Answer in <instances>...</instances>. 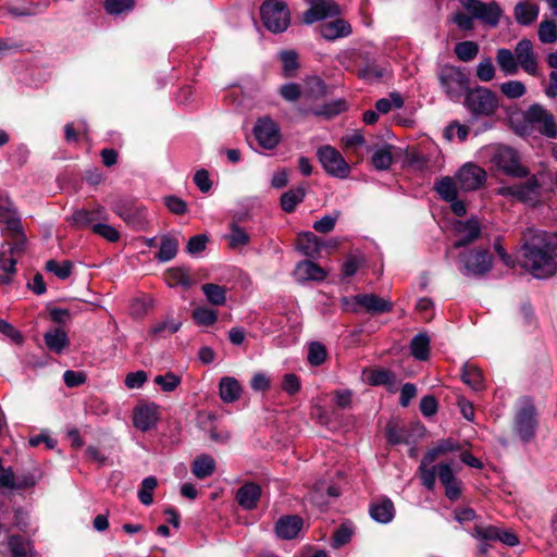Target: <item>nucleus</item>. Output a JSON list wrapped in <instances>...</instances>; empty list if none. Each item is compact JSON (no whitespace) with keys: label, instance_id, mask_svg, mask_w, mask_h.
<instances>
[{"label":"nucleus","instance_id":"412c9836","mask_svg":"<svg viewBox=\"0 0 557 557\" xmlns=\"http://www.w3.org/2000/svg\"><path fill=\"white\" fill-rule=\"evenodd\" d=\"M540 14L539 4L531 0H522L516 3L513 8V17L521 26H530L533 24Z\"/></svg>","mask_w":557,"mask_h":557},{"label":"nucleus","instance_id":"bb28decb","mask_svg":"<svg viewBox=\"0 0 557 557\" xmlns=\"http://www.w3.org/2000/svg\"><path fill=\"white\" fill-rule=\"evenodd\" d=\"M295 275L299 281H323L326 272L317 263L305 260L297 264Z\"/></svg>","mask_w":557,"mask_h":557},{"label":"nucleus","instance_id":"8fccbe9b","mask_svg":"<svg viewBox=\"0 0 557 557\" xmlns=\"http://www.w3.org/2000/svg\"><path fill=\"white\" fill-rule=\"evenodd\" d=\"M367 381L374 386L393 385L395 383V374L385 369H375L367 374Z\"/></svg>","mask_w":557,"mask_h":557},{"label":"nucleus","instance_id":"f03ea898","mask_svg":"<svg viewBox=\"0 0 557 557\" xmlns=\"http://www.w3.org/2000/svg\"><path fill=\"white\" fill-rule=\"evenodd\" d=\"M496 62L506 75H516L519 69H522L529 75L535 76L537 74V57L532 41L527 38L519 40L513 51L506 48L498 49Z\"/></svg>","mask_w":557,"mask_h":557},{"label":"nucleus","instance_id":"de8ad7c7","mask_svg":"<svg viewBox=\"0 0 557 557\" xmlns=\"http://www.w3.org/2000/svg\"><path fill=\"white\" fill-rule=\"evenodd\" d=\"M454 51L460 61L470 62L478 55L479 46L474 41H461L456 44Z\"/></svg>","mask_w":557,"mask_h":557},{"label":"nucleus","instance_id":"ea45409f","mask_svg":"<svg viewBox=\"0 0 557 557\" xmlns=\"http://www.w3.org/2000/svg\"><path fill=\"white\" fill-rule=\"evenodd\" d=\"M201 290L203 292L208 302L213 306H223L226 302V287L224 286L206 283L201 286Z\"/></svg>","mask_w":557,"mask_h":557},{"label":"nucleus","instance_id":"c03bdc74","mask_svg":"<svg viewBox=\"0 0 557 557\" xmlns=\"http://www.w3.org/2000/svg\"><path fill=\"white\" fill-rule=\"evenodd\" d=\"M304 198L305 189L302 187L290 189L281 196V207L285 212L290 213Z\"/></svg>","mask_w":557,"mask_h":557},{"label":"nucleus","instance_id":"f704fd0d","mask_svg":"<svg viewBox=\"0 0 557 557\" xmlns=\"http://www.w3.org/2000/svg\"><path fill=\"white\" fill-rule=\"evenodd\" d=\"M326 95V86L324 82L317 77H309L305 83V88L302 89V99L305 101H314L323 98Z\"/></svg>","mask_w":557,"mask_h":557},{"label":"nucleus","instance_id":"9d476101","mask_svg":"<svg viewBox=\"0 0 557 557\" xmlns=\"http://www.w3.org/2000/svg\"><path fill=\"white\" fill-rule=\"evenodd\" d=\"M542 185L539 180L532 175L523 183L512 186H502L497 194L504 197H511L530 206H535L541 198Z\"/></svg>","mask_w":557,"mask_h":557},{"label":"nucleus","instance_id":"9b49d317","mask_svg":"<svg viewBox=\"0 0 557 557\" xmlns=\"http://www.w3.org/2000/svg\"><path fill=\"white\" fill-rule=\"evenodd\" d=\"M317 157L324 171L334 177L346 178L350 173V165L334 147L322 146L317 151Z\"/></svg>","mask_w":557,"mask_h":557},{"label":"nucleus","instance_id":"4c0bfd02","mask_svg":"<svg viewBox=\"0 0 557 557\" xmlns=\"http://www.w3.org/2000/svg\"><path fill=\"white\" fill-rule=\"evenodd\" d=\"M457 449L459 446L451 438L441 440L426 451L423 457L424 463H433L440 456Z\"/></svg>","mask_w":557,"mask_h":557},{"label":"nucleus","instance_id":"f3484780","mask_svg":"<svg viewBox=\"0 0 557 557\" xmlns=\"http://www.w3.org/2000/svg\"><path fill=\"white\" fill-rule=\"evenodd\" d=\"M536 420L534 406L525 401L516 416V431L523 442H529L535 433Z\"/></svg>","mask_w":557,"mask_h":557},{"label":"nucleus","instance_id":"603ef678","mask_svg":"<svg viewBox=\"0 0 557 557\" xmlns=\"http://www.w3.org/2000/svg\"><path fill=\"white\" fill-rule=\"evenodd\" d=\"M284 76L290 77L299 67L298 53L294 50H284L280 53Z\"/></svg>","mask_w":557,"mask_h":557},{"label":"nucleus","instance_id":"1a4fd4ad","mask_svg":"<svg viewBox=\"0 0 557 557\" xmlns=\"http://www.w3.org/2000/svg\"><path fill=\"white\" fill-rule=\"evenodd\" d=\"M523 121L531 128L539 131L548 138L557 137L554 115L541 104H532L523 113Z\"/></svg>","mask_w":557,"mask_h":557},{"label":"nucleus","instance_id":"7ed1b4c3","mask_svg":"<svg viewBox=\"0 0 557 557\" xmlns=\"http://www.w3.org/2000/svg\"><path fill=\"white\" fill-rule=\"evenodd\" d=\"M0 224L12 240L9 247L10 252L20 256L25 248L26 235L20 214L9 200H0Z\"/></svg>","mask_w":557,"mask_h":557},{"label":"nucleus","instance_id":"20e7f679","mask_svg":"<svg viewBox=\"0 0 557 557\" xmlns=\"http://www.w3.org/2000/svg\"><path fill=\"white\" fill-rule=\"evenodd\" d=\"M262 23L272 33H283L290 23L287 4L282 0H265L260 7Z\"/></svg>","mask_w":557,"mask_h":557},{"label":"nucleus","instance_id":"2eb2a0df","mask_svg":"<svg viewBox=\"0 0 557 557\" xmlns=\"http://www.w3.org/2000/svg\"><path fill=\"white\" fill-rule=\"evenodd\" d=\"M339 14V5L334 0H313L310 8L304 12L302 22L310 25Z\"/></svg>","mask_w":557,"mask_h":557},{"label":"nucleus","instance_id":"cd10ccee","mask_svg":"<svg viewBox=\"0 0 557 557\" xmlns=\"http://www.w3.org/2000/svg\"><path fill=\"white\" fill-rule=\"evenodd\" d=\"M386 438L393 445L408 444L411 438L410 429L397 420H391L386 425Z\"/></svg>","mask_w":557,"mask_h":557},{"label":"nucleus","instance_id":"7c9ffc66","mask_svg":"<svg viewBox=\"0 0 557 557\" xmlns=\"http://www.w3.org/2000/svg\"><path fill=\"white\" fill-rule=\"evenodd\" d=\"M395 513L394 504L391 499L384 498L370 506V516L380 523H388Z\"/></svg>","mask_w":557,"mask_h":557},{"label":"nucleus","instance_id":"e433bc0d","mask_svg":"<svg viewBox=\"0 0 557 557\" xmlns=\"http://www.w3.org/2000/svg\"><path fill=\"white\" fill-rule=\"evenodd\" d=\"M461 380L473 391H481L484 388L483 374L481 370L472 363L463 364L461 369Z\"/></svg>","mask_w":557,"mask_h":557},{"label":"nucleus","instance_id":"338daca9","mask_svg":"<svg viewBox=\"0 0 557 557\" xmlns=\"http://www.w3.org/2000/svg\"><path fill=\"white\" fill-rule=\"evenodd\" d=\"M12 555L27 556L30 552V544L20 535H12L8 541Z\"/></svg>","mask_w":557,"mask_h":557},{"label":"nucleus","instance_id":"3c124183","mask_svg":"<svg viewBox=\"0 0 557 557\" xmlns=\"http://www.w3.org/2000/svg\"><path fill=\"white\" fill-rule=\"evenodd\" d=\"M157 485L158 481L154 476H147L143 480L138 491V498L143 505L149 506L153 503V491Z\"/></svg>","mask_w":557,"mask_h":557},{"label":"nucleus","instance_id":"423d86ee","mask_svg":"<svg viewBox=\"0 0 557 557\" xmlns=\"http://www.w3.org/2000/svg\"><path fill=\"white\" fill-rule=\"evenodd\" d=\"M465 107L474 116H491L498 108V99L495 92L486 87L468 89L465 97Z\"/></svg>","mask_w":557,"mask_h":557},{"label":"nucleus","instance_id":"72a5a7b5","mask_svg":"<svg viewBox=\"0 0 557 557\" xmlns=\"http://www.w3.org/2000/svg\"><path fill=\"white\" fill-rule=\"evenodd\" d=\"M345 110V102L344 101H334L330 103H324L321 107L317 108H300L299 111L302 115H315V116H325V117H332L334 115L339 114L342 111Z\"/></svg>","mask_w":557,"mask_h":557},{"label":"nucleus","instance_id":"6ab92c4d","mask_svg":"<svg viewBox=\"0 0 557 557\" xmlns=\"http://www.w3.org/2000/svg\"><path fill=\"white\" fill-rule=\"evenodd\" d=\"M158 419V406L154 404L140 405L134 408V426L143 432L153 429Z\"/></svg>","mask_w":557,"mask_h":557},{"label":"nucleus","instance_id":"0eeeda50","mask_svg":"<svg viewBox=\"0 0 557 557\" xmlns=\"http://www.w3.org/2000/svg\"><path fill=\"white\" fill-rule=\"evenodd\" d=\"M111 209L134 231H146L149 226L146 208L131 199L120 198L112 203Z\"/></svg>","mask_w":557,"mask_h":557},{"label":"nucleus","instance_id":"f257e3e1","mask_svg":"<svg viewBox=\"0 0 557 557\" xmlns=\"http://www.w3.org/2000/svg\"><path fill=\"white\" fill-rule=\"evenodd\" d=\"M528 236L524 244V267L536 278L554 275L557 271V236L532 230H529Z\"/></svg>","mask_w":557,"mask_h":557},{"label":"nucleus","instance_id":"0e129e2a","mask_svg":"<svg viewBox=\"0 0 557 557\" xmlns=\"http://www.w3.org/2000/svg\"><path fill=\"white\" fill-rule=\"evenodd\" d=\"M431 463H424V459H422L421 465L419 467L421 472V481L422 484L430 491L434 488L435 480L437 475L436 466L428 467Z\"/></svg>","mask_w":557,"mask_h":557},{"label":"nucleus","instance_id":"052dcab7","mask_svg":"<svg viewBox=\"0 0 557 557\" xmlns=\"http://www.w3.org/2000/svg\"><path fill=\"white\" fill-rule=\"evenodd\" d=\"M500 90L506 97L510 99L520 98L527 91L524 84L520 81H509L503 83L500 85Z\"/></svg>","mask_w":557,"mask_h":557},{"label":"nucleus","instance_id":"49530a36","mask_svg":"<svg viewBox=\"0 0 557 557\" xmlns=\"http://www.w3.org/2000/svg\"><path fill=\"white\" fill-rule=\"evenodd\" d=\"M393 146L384 145L374 151L372 156L373 166L377 170H387L393 163Z\"/></svg>","mask_w":557,"mask_h":557},{"label":"nucleus","instance_id":"13d9d810","mask_svg":"<svg viewBox=\"0 0 557 557\" xmlns=\"http://www.w3.org/2000/svg\"><path fill=\"white\" fill-rule=\"evenodd\" d=\"M326 359L325 346L319 342H313L308 348V362L311 366H320Z\"/></svg>","mask_w":557,"mask_h":557},{"label":"nucleus","instance_id":"4468645a","mask_svg":"<svg viewBox=\"0 0 557 557\" xmlns=\"http://www.w3.org/2000/svg\"><path fill=\"white\" fill-rule=\"evenodd\" d=\"M253 134L258 144L264 149H273L281 141L278 124L269 116L258 119Z\"/></svg>","mask_w":557,"mask_h":557},{"label":"nucleus","instance_id":"a211bd4d","mask_svg":"<svg viewBox=\"0 0 557 557\" xmlns=\"http://www.w3.org/2000/svg\"><path fill=\"white\" fill-rule=\"evenodd\" d=\"M108 213L104 207L97 206L91 210L77 209L67 219V222L76 228H87L92 225L100 223L99 221H106Z\"/></svg>","mask_w":557,"mask_h":557},{"label":"nucleus","instance_id":"37998d69","mask_svg":"<svg viewBox=\"0 0 557 557\" xmlns=\"http://www.w3.org/2000/svg\"><path fill=\"white\" fill-rule=\"evenodd\" d=\"M178 250V240L171 236H163L161 238L160 249L157 253V259L161 262L172 260Z\"/></svg>","mask_w":557,"mask_h":557},{"label":"nucleus","instance_id":"39448f33","mask_svg":"<svg viewBox=\"0 0 557 557\" xmlns=\"http://www.w3.org/2000/svg\"><path fill=\"white\" fill-rule=\"evenodd\" d=\"M437 77L446 96L454 101H458L469 89V78L458 66H441Z\"/></svg>","mask_w":557,"mask_h":557},{"label":"nucleus","instance_id":"c756f323","mask_svg":"<svg viewBox=\"0 0 557 557\" xmlns=\"http://www.w3.org/2000/svg\"><path fill=\"white\" fill-rule=\"evenodd\" d=\"M33 478L16 479L11 467L0 469V487L8 490H20L33 486Z\"/></svg>","mask_w":557,"mask_h":557},{"label":"nucleus","instance_id":"6e6d98bb","mask_svg":"<svg viewBox=\"0 0 557 557\" xmlns=\"http://www.w3.org/2000/svg\"><path fill=\"white\" fill-rule=\"evenodd\" d=\"M72 269L73 263L69 260L58 262L51 259L46 263V270L53 273L57 277L61 280L67 278L72 273Z\"/></svg>","mask_w":557,"mask_h":557},{"label":"nucleus","instance_id":"2f4dec72","mask_svg":"<svg viewBox=\"0 0 557 557\" xmlns=\"http://www.w3.org/2000/svg\"><path fill=\"white\" fill-rule=\"evenodd\" d=\"M165 281L170 287L182 286L185 289L191 287L196 282L187 269L172 268L165 273Z\"/></svg>","mask_w":557,"mask_h":557},{"label":"nucleus","instance_id":"dca6fc26","mask_svg":"<svg viewBox=\"0 0 557 557\" xmlns=\"http://www.w3.org/2000/svg\"><path fill=\"white\" fill-rule=\"evenodd\" d=\"M457 183L462 190L470 191L480 188L485 180V171L476 164L466 163L456 175Z\"/></svg>","mask_w":557,"mask_h":557},{"label":"nucleus","instance_id":"aec40b11","mask_svg":"<svg viewBox=\"0 0 557 557\" xmlns=\"http://www.w3.org/2000/svg\"><path fill=\"white\" fill-rule=\"evenodd\" d=\"M455 230L457 232L458 239L454 243V248H461L472 244L481 234L480 224L475 219L457 222Z\"/></svg>","mask_w":557,"mask_h":557},{"label":"nucleus","instance_id":"ddd939ff","mask_svg":"<svg viewBox=\"0 0 557 557\" xmlns=\"http://www.w3.org/2000/svg\"><path fill=\"white\" fill-rule=\"evenodd\" d=\"M461 5L475 18L490 26H497L502 9L496 2L484 3L479 0H460Z\"/></svg>","mask_w":557,"mask_h":557},{"label":"nucleus","instance_id":"4be33fe9","mask_svg":"<svg viewBox=\"0 0 557 557\" xmlns=\"http://www.w3.org/2000/svg\"><path fill=\"white\" fill-rule=\"evenodd\" d=\"M261 496V487L256 483H246L236 492V500L245 510H252L257 507Z\"/></svg>","mask_w":557,"mask_h":557},{"label":"nucleus","instance_id":"4d7b16f0","mask_svg":"<svg viewBox=\"0 0 557 557\" xmlns=\"http://www.w3.org/2000/svg\"><path fill=\"white\" fill-rule=\"evenodd\" d=\"M153 382L163 392H173L181 384V377L173 372H166L163 375H157Z\"/></svg>","mask_w":557,"mask_h":557},{"label":"nucleus","instance_id":"864d4df0","mask_svg":"<svg viewBox=\"0 0 557 557\" xmlns=\"http://www.w3.org/2000/svg\"><path fill=\"white\" fill-rule=\"evenodd\" d=\"M134 5L135 0H106L103 3L106 12L110 15H120L132 11Z\"/></svg>","mask_w":557,"mask_h":557},{"label":"nucleus","instance_id":"69168bd1","mask_svg":"<svg viewBox=\"0 0 557 557\" xmlns=\"http://www.w3.org/2000/svg\"><path fill=\"white\" fill-rule=\"evenodd\" d=\"M386 69L372 62L360 69L358 76L367 81L380 79L385 75Z\"/></svg>","mask_w":557,"mask_h":557},{"label":"nucleus","instance_id":"a19ab883","mask_svg":"<svg viewBox=\"0 0 557 557\" xmlns=\"http://www.w3.org/2000/svg\"><path fill=\"white\" fill-rule=\"evenodd\" d=\"M410 350L412 356L418 360H426L430 356V338L426 334H417L411 343Z\"/></svg>","mask_w":557,"mask_h":557},{"label":"nucleus","instance_id":"393cba45","mask_svg":"<svg viewBox=\"0 0 557 557\" xmlns=\"http://www.w3.org/2000/svg\"><path fill=\"white\" fill-rule=\"evenodd\" d=\"M47 348L55 354H62L70 345L67 333L61 327L49 330L44 335Z\"/></svg>","mask_w":557,"mask_h":557},{"label":"nucleus","instance_id":"6e6552de","mask_svg":"<svg viewBox=\"0 0 557 557\" xmlns=\"http://www.w3.org/2000/svg\"><path fill=\"white\" fill-rule=\"evenodd\" d=\"M459 271L467 276H482L493 268V256L487 249H476L459 255Z\"/></svg>","mask_w":557,"mask_h":557},{"label":"nucleus","instance_id":"bf43d9fd","mask_svg":"<svg viewBox=\"0 0 557 557\" xmlns=\"http://www.w3.org/2000/svg\"><path fill=\"white\" fill-rule=\"evenodd\" d=\"M339 215L341 213L338 211H335L333 214L324 215L315 221L312 227L318 233L327 234L334 230Z\"/></svg>","mask_w":557,"mask_h":557},{"label":"nucleus","instance_id":"f8f14e48","mask_svg":"<svg viewBox=\"0 0 557 557\" xmlns=\"http://www.w3.org/2000/svg\"><path fill=\"white\" fill-rule=\"evenodd\" d=\"M493 163L509 176L524 177L529 174L528 169L521 164L518 152L507 146H500L495 150Z\"/></svg>","mask_w":557,"mask_h":557},{"label":"nucleus","instance_id":"5fc2aeb1","mask_svg":"<svg viewBox=\"0 0 557 557\" xmlns=\"http://www.w3.org/2000/svg\"><path fill=\"white\" fill-rule=\"evenodd\" d=\"M193 319L197 324L210 326L218 320V312L207 307H199L193 311Z\"/></svg>","mask_w":557,"mask_h":557},{"label":"nucleus","instance_id":"774afa93","mask_svg":"<svg viewBox=\"0 0 557 557\" xmlns=\"http://www.w3.org/2000/svg\"><path fill=\"white\" fill-rule=\"evenodd\" d=\"M476 76L482 82H490L495 76V67L490 58L481 61L476 66Z\"/></svg>","mask_w":557,"mask_h":557},{"label":"nucleus","instance_id":"09e8293b","mask_svg":"<svg viewBox=\"0 0 557 557\" xmlns=\"http://www.w3.org/2000/svg\"><path fill=\"white\" fill-rule=\"evenodd\" d=\"M435 189L438 193V195L446 201H451V200H455V198H457L458 191H457L456 183L449 176H445V177L441 178L435 184Z\"/></svg>","mask_w":557,"mask_h":557},{"label":"nucleus","instance_id":"79ce46f5","mask_svg":"<svg viewBox=\"0 0 557 557\" xmlns=\"http://www.w3.org/2000/svg\"><path fill=\"white\" fill-rule=\"evenodd\" d=\"M10 257H8L7 251H2L0 253V269L3 272V275L0 276V283L3 285H8L12 283L13 276L16 273V259L15 255H12L10 251Z\"/></svg>","mask_w":557,"mask_h":557},{"label":"nucleus","instance_id":"a878e982","mask_svg":"<svg viewBox=\"0 0 557 557\" xmlns=\"http://www.w3.org/2000/svg\"><path fill=\"white\" fill-rule=\"evenodd\" d=\"M358 300L361 308L370 314H381L393 309L392 302L374 294H361V298Z\"/></svg>","mask_w":557,"mask_h":557},{"label":"nucleus","instance_id":"5701e85b","mask_svg":"<svg viewBox=\"0 0 557 557\" xmlns=\"http://www.w3.org/2000/svg\"><path fill=\"white\" fill-rule=\"evenodd\" d=\"M304 521L299 516H284L275 524L276 535L283 540L295 539L302 529Z\"/></svg>","mask_w":557,"mask_h":557},{"label":"nucleus","instance_id":"680f3d73","mask_svg":"<svg viewBox=\"0 0 557 557\" xmlns=\"http://www.w3.org/2000/svg\"><path fill=\"white\" fill-rule=\"evenodd\" d=\"M92 232L110 243H116L121 237L120 232L115 227L106 223H97L92 225Z\"/></svg>","mask_w":557,"mask_h":557},{"label":"nucleus","instance_id":"c9c22d12","mask_svg":"<svg viewBox=\"0 0 557 557\" xmlns=\"http://www.w3.org/2000/svg\"><path fill=\"white\" fill-rule=\"evenodd\" d=\"M220 397L225 403H233L240 397L242 387L238 381L231 376L222 377L219 384Z\"/></svg>","mask_w":557,"mask_h":557},{"label":"nucleus","instance_id":"c85d7f7f","mask_svg":"<svg viewBox=\"0 0 557 557\" xmlns=\"http://www.w3.org/2000/svg\"><path fill=\"white\" fill-rule=\"evenodd\" d=\"M298 249L307 257L314 258L321 251V240L312 232H304L297 238Z\"/></svg>","mask_w":557,"mask_h":557},{"label":"nucleus","instance_id":"b1692460","mask_svg":"<svg viewBox=\"0 0 557 557\" xmlns=\"http://www.w3.org/2000/svg\"><path fill=\"white\" fill-rule=\"evenodd\" d=\"M351 33L350 24L343 18H336L320 26L321 36L329 41L348 37Z\"/></svg>","mask_w":557,"mask_h":557},{"label":"nucleus","instance_id":"e2e57ef3","mask_svg":"<svg viewBox=\"0 0 557 557\" xmlns=\"http://www.w3.org/2000/svg\"><path fill=\"white\" fill-rule=\"evenodd\" d=\"M472 535L480 541H496L499 536V529L494 525L476 524Z\"/></svg>","mask_w":557,"mask_h":557},{"label":"nucleus","instance_id":"58836bf2","mask_svg":"<svg viewBox=\"0 0 557 557\" xmlns=\"http://www.w3.org/2000/svg\"><path fill=\"white\" fill-rule=\"evenodd\" d=\"M226 239L232 249H238L249 244L250 236L237 222L232 221L230 224V234L226 236Z\"/></svg>","mask_w":557,"mask_h":557},{"label":"nucleus","instance_id":"473e14b6","mask_svg":"<svg viewBox=\"0 0 557 557\" xmlns=\"http://www.w3.org/2000/svg\"><path fill=\"white\" fill-rule=\"evenodd\" d=\"M215 467V460L210 455L202 454L193 461L191 472L197 479L203 480L214 473Z\"/></svg>","mask_w":557,"mask_h":557},{"label":"nucleus","instance_id":"a18cd8bd","mask_svg":"<svg viewBox=\"0 0 557 557\" xmlns=\"http://www.w3.org/2000/svg\"><path fill=\"white\" fill-rule=\"evenodd\" d=\"M556 20H543L537 29V36L543 44H553L557 40V24Z\"/></svg>","mask_w":557,"mask_h":557}]
</instances>
